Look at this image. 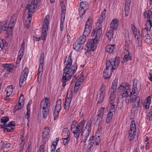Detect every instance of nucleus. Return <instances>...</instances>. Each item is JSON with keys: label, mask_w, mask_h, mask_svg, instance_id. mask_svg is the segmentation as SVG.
Returning a JSON list of instances; mask_svg holds the SVG:
<instances>
[{"label": "nucleus", "mask_w": 152, "mask_h": 152, "mask_svg": "<svg viewBox=\"0 0 152 152\" xmlns=\"http://www.w3.org/2000/svg\"><path fill=\"white\" fill-rule=\"evenodd\" d=\"M144 39L145 42L148 43L151 42L152 41L151 38L150 36L149 35L147 36L146 38H144Z\"/></svg>", "instance_id": "603ef678"}, {"label": "nucleus", "mask_w": 152, "mask_h": 152, "mask_svg": "<svg viewBox=\"0 0 152 152\" xmlns=\"http://www.w3.org/2000/svg\"><path fill=\"white\" fill-rule=\"evenodd\" d=\"M131 85L128 83H123L118 89V91L121 93L123 97H127L129 96L128 93L130 92Z\"/></svg>", "instance_id": "39448f33"}, {"label": "nucleus", "mask_w": 152, "mask_h": 152, "mask_svg": "<svg viewBox=\"0 0 152 152\" xmlns=\"http://www.w3.org/2000/svg\"><path fill=\"white\" fill-rule=\"evenodd\" d=\"M66 13V11H62L61 14V18H65V14Z\"/></svg>", "instance_id": "680f3d73"}, {"label": "nucleus", "mask_w": 152, "mask_h": 152, "mask_svg": "<svg viewBox=\"0 0 152 152\" xmlns=\"http://www.w3.org/2000/svg\"><path fill=\"white\" fill-rule=\"evenodd\" d=\"M117 82V80H115L113 81L112 87L110 90V92H113V91H114V92H116Z\"/></svg>", "instance_id": "a878e982"}, {"label": "nucleus", "mask_w": 152, "mask_h": 152, "mask_svg": "<svg viewBox=\"0 0 152 152\" xmlns=\"http://www.w3.org/2000/svg\"><path fill=\"white\" fill-rule=\"evenodd\" d=\"M28 73V69L26 67L22 72L19 81V85L20 87L25 85Z\"/></svg>", "instance_id": "9d476101"}, {"label": "nucleus", "mask_w": 152, "mask_h": 152, "mask_svg": "<svg viewBox=\"0 0 152 152\" xmlns=\"http://www.w3.org/2000/svg\"><path fill=\"white\" fill-rule=\"evenodd\" d=\"M26 109L27 110V112L26 113V116L27 117L26 118L28 120L30 116L31 113L30 107H28V106H27Z\"/></svg>", "instance_id": "49530a36"}, {"label": "nucleus", "mask_w": 152, "mask_h": 152, "mask_svg": "<svg viewBox=\"0 0 152 152\" xmlns=\"http://www.w3.org/2000/svg\"><path fill=\"white\" fill-rule=\"evenodd\" d=\"M130 96V103L133 102L132 107L133 108H136L140 107V98L137 94L135 95H129Z\"/></svg>", "instance_id": "9b49d317"}, {"label": "nucleus", "mask_w": 152, "mask_h": 152, "mask_svg": "<svg viewBox=\"0 0 152 152\" xmlns=\"http://www.w3.org/2000/svg\"><path fill=\"white\" fill-rule=\"evenodd\" d=\"M85 122L86 120H83L77 124L75 130H73V133L77 139L78 138L81 133H82L83 131H85V130H83Z\"/></svg>", "instance_id": "0eeeda50"}, {"label": "nucleus", "mask_w": 152, "mask_h": 152, "mask_svg": "<svg viewBox=\"0 0 152 152\" xmlns=\"http://www.w3.org/2000/svg\"><path fill=\"white\" fill-rule=\"evenodd\" d=\"M105 109V108L104 107H101L99 110L98 112L97 115H99V116H103V115L104 113V110Z\"/></svg>", "instance_id": "c03bdc74"}, {"label": "nucleus", "mask_w": 152, "mask_h": 152, "mask_svg": "<svg viewBox=\"0 0 152 152\" xmlns=\"http://www.w3.org/2000/svg\"><path fill=\"white\" fill-rule=\"evenodd\" d=\"M115 45H108L105 48V51L109 53H111L113 52V51L115 49Z\"/></svg>", "instance_id": "aec40b11"}, {"label": "nucleus", "mask_w": 152, "mask_h": 152, "mask_svg": "<svg viewBox=\"0 0 152 152\" xmlns=\"http://www.w3.org/2000/svg\"><path fill=\"white\" fill-rule=\"evenodd\" d=\"M147 28H143L142 31V36L144 38H146L148 35H149L148 32V30Z\"/></svg>", "instance_id": "72a5a7b5"}, {"label": "nucleus", "mask_w": 152, "mask_h": 152, "mask_svg": "<svg viewBox=\"0 0 152 152\" xmlns=\"http://www.w3.org/2000/svg\"><path fill=\"white\" fill-rule=\"evenodd\" d=\"M103 117L102 116H99L97 115L95 117V118L96 119V122L98 123L99 126L100 125L101 122L102 121Z\"/></svg>", "instance_id": "c9c22d12"}, {"label": "nucleus", "mask_w": 152, "mask_h": 152, "mask_svg": "<svg viewBox=\"0 0 152 152\" xmlns=\"http://www.w3.org/2000/svg\"><path fill=\"white\" fill-rule=\"evenodd\" d=\"M136 132H129L128 138L130 141L132 140L135 137Z\"/></svg>", "instance_id": "e433bc0d"}, {"label": "nucleus", "mask_w": 152, "mask_h": 152, "mask_svg": "<svg viewBox=\"0 0 152 152\" xmlns=\"http://www.w3.org/2000/svg\"><path fill=\"white\" fill-rule=\"evenodd\" d=\"M71 100L72 98H67L66 99L64 108L66 112L68 110V108L69 107Z\"/></svg>", "instance_id": "412c9836"}, {"label": "nucleus", "mask_w": 152, "mask_h": 152, "mask_svg": "<svg viewBox=\"0 0 152 152\" xmlns=\"http://www.w3.org/2000/svg\"><path fill=\"white\" fill-rule=\"evenodd\" d=\"M49 19H50L49 15H47L45 16L44 19V21L43 24H45V23H46V24H47V25H48L49 24Z\"/></svg>", "instance_id": "3c124183"}, {"label": "nucleus", "mask_w": 152, "mask_h": 152, "mask_svg": "<svg viewBox=\"0 0 152 152\" xmlns=\"http://www.w3.org/2000/svg\"><path fill=\"white\" fill-rule=\"evenodd\" d=\"M16 17L15 15H13L11 17V18L9 22L8 26L5 31H6L5 37L7 38H8L10 35L12 34L15 24L16 22Z\"/></svg>", "instance_id": "423d86ee"}, {"label": "nucleus", "mask_w": 152, "mask_h": 152, "mask_svg": "<svg viewBox=\"0 0 152 152\" xmlns=\"http://www.w3.org/2000/svg\"><path fill=\"white\" fill-rule=\"evenodd\" d=\"M5 21L0 23V32L2 31H5L7 28L6 25H5Z\"/></svg>", "instance_id": "58836bf2"}, {"label": "nucleus", "mask_w": 152, "mask_h": 152, "mask_svg": "<svg viewBox=\"0 0 152 152\" xmlns=\"http://www.w3.org/2000/svg\"><path fill=\"white\" fill-rule=\"evenodd\" d=\"M5 21L0 23V32L2 31H5L7 28L6 25H5Z\"/></svg>", "instance_id": "4c0bfd02"}, {"label": "nucleus", "mask_w": 152, "mask_h": 152, "mask_svg": "<svg viewBox=\"0 0 152 152\" xmlns=\"http://www.w3.org/2000/svg\"><path fill=\"white\" fill-rule=\"evenodd\" d=\"M126 54L124 55L123 58V60L121 61L122 63H124L128 61L129 60H131L132 59L129 55V52L127 50H126Z\"/></svg>", "instance_id": "4be33fe9"}, {"label": "nucleus", "mask_w": 152, "mask_h": 152, "mask_svg": "<svg viewBox=\"0 0 152 152\" xmlns=\"http://www.w3.org/2000/svg\"><path fill=\"white\" fill-rule=\"evenodd\" d=\"M152 20H147V22H146V28H147L148 29L150 30L151 29V26H152V24H151V21Z\"/></svg>", "instance_id": "a18cd8bd"}, {"label": "nucleus", "mask_w": 152, "mask_h": 152, "mask_svg": "<svg viewBox=\"0 0 152 152\" xmlns=\"http://www.w3.org/2000/svg\"><path fill=\"white\" fill-rule=\"evenodd\" d=\"M77 123L75 122V121H73L72 123L71 126V130L72 132L73 133V131L74 130H75L76 126Z\"/></svg>", "instance_id": "8fccbe9b"}, {"label": "nucleus", "mask_w": 152, "mask_h": 152, "mask_svg": "<svg viewBox=\"0 0 152 152\" xmlns=\"http://www.w3.org/2000/svg\"><path fill=\"white\" fill-rule=\"evenodd\" d=\"M63 144L64 145H66L68 144L70 141V138H68L66 139H63Z\"/></svg>", "instance_id": "052dcab7"}, {"label": "nucleus", "mask_w": 152, "mask_h": 152, "mask_svg": "<svg viewBox=\"0 0 152 152\" xmlns=\"http://www.w3.org/2000/svg\"><path fill=\"white\" fill-rule=\"evenodd\" d=\"M87 35H86L83 33V34L77 40L78 42H80V43L83 44L84 45V44L86 41V36Z\"/></svg>", "instance_id": "393cba45"}, {"label": "nucleus", "mask_w": 152, "mask_h": 152, "mask_svg": "<svg viewBox=\"0 0 152 152\" xmlns=\"http://www.w3.org/2000/svg\"><path fill=\"white\" fill-rule=\"evenodd\" d=\"M7 94L10 96L13 92L12 87V86H7L5 89Z\"/></svg>", "instance_id": "473e14b6"}, {"label": "nucleus", "mask_w": 152, "mask_h": 152, "mask_svg": "<svg viewBox=\"0 0 152 152\" xmlns=\"http://www.w3.org/2000/svg\"><path fill=\"white\" fill-rule=\"evenodd\" d=\"M44 53H42L40 57L38 72L37 75V82L39 83L40 82L43 72V64L44 61Z\"/></svg>", "instance_id": "6e6552de"}, {"label": "nucleus", "mask_w": 152, "mask_h": 152, "mask_svg": "<svg viewBox=\"0 0 152 152\" xmlns=\"http://www.w3.org/2000/svg\"><path fill=\"white\" fill-rule=\"evenodd\" d=\"M88 144L87 146L88 148V151H90L93 147L94 144L98 145L100 142V136L99 135H96L95 137L92 136L88 141Z\"/></svg>", "instance_id": "1a4fd4ad"}, {"label": "nucleus", "mask_w": 152, "mask_h": 152, "mask_svg": "<svg viewBox=\"0 0 152 152\" xmlns=\"http://www.w3.org/2000/svg\"><path fill=\"white\" fill-rule=\"evenodd\" d=\"M143 15L147 20H152V11L151 10H148L145 12Z\"/></svg>", "instance_id": "6ab92c4d"}, {"label": "nucleus", "mask_w": 152, "mask_h": 152, "mask_svg": "<svg viewBox=\"0 0 152 152\" xmlns=\"http://www.w3.org/2000/svg\"><path fill=\"white\" fill-rule=\"evenodd\" d=\"M92 19L90 18H88L85 24V28L84 31V33L88 35L91 32L92 28Z\"/></svg>", "instance_id": "f8f14e48"}, {"label": "nucleus", "mask_w": 152, "mask_h": 152, "mask_svg": "<svg viewBox=\"0 0 152 152\" xmlns=\"http://www.w3.org/2000/svg\"><path fill=\"white\" fill-rule=\"evenodd\" d=\"M115 113L110 112V111H109L108 114H107V116L109 117H111L112 118L113 115Z\"/></svg>", "instance_id": "774afa93"}, {"label": "nucleus", "mask_w": 152, "mask_h": 152, "mask_svg": "<svg viewBox=\"0 0 152 152\" xmlns=\"http://www.w3.org/2000/svg\"><path fill=\"white\" fill-rule=\"evenodd\" d=\"M111 94L109 99V103L110 104H113L115 98V92H110Z\"/></svg>", "instance_id": "5701e85b"}, {"label": "nucleus", "mask_w": 152, "mask_h": 152, "mask_svg": "<svg viewBox=\"0 0 152 152\" xmlns=\"http://www.w3.org/2000/svg\"><path fill=\"white\" fill-rule=\"evenodd\" d=\"M84 45L77 41L73 45V48L77 51H80L83 48Z\"/></svg>", "instance_id": "4468645a"}, {"label": "nucleus", "mask_w": 152, "mask_h": 152, "mask_svg": "<svg viewBox=\"0 0 152 152\" xmlns=\"http://www.w3.org/2000/svg\"><path fill=\"white\" fill-rule=\"evenodd\" d=\"M50 107V104L49 99L48 98H46L43 107H45V108H48V109H49Z\"/></svg>", "instance_id": "f704fd0d"}, {"label": "nucleus", "mask_w": 152, "mask_h": 152, "mask_svg": "<svg viewBox=\"0 0 152 152\" xmlns=\"http://www.w3.org/2000/svg\"><path fill=\"white\" fill-rule=\"evenodd\" d=\"M96 30L95 29H93L91 34V36L92 37H94L95 36V37L96 36Z\"/></svg>", "instance_id": "338daca9"}, {"label": "nucleus", "mask_w": 152, "mask_h": 152, "mask_svg": "<svg viewBox=\"0 0 152 152\" xmlns=\"http://www.w3.org/2000/svg\"><path fill=\"white\" fill-rule=\"evenodd\" d=\"M6 42L5 40L3 39L0 40V48L2 49L5 46H6Z\"/></svg>", "instance_id": "a19ab883"}, {"label": "nucleus", "mask_w": 152, "mask_h": 152, "mask_svg": "<svg viewBox=\"0 0 152 152\" xmlns=\"http://www.w3.org/2000/svg\"><path fill=\"white\" fill-rule=\"evenodd\" d=\"M49 110L48 108H42V115L43 118H46L47 117L49 114Z\"/></svg>", "instance_id": "bb28decb"}, {"label": "nucleus", "mask_w": 152, "mask_h": 152, "mask_svg": "<svg viewBox=\"0 0 152 152\" xmlns=\"http://www.w3.org/2000/svg\"><path fill=\"white\" fill-rule=\"evenodd\" d=\"M59 140V138H56V141L54 142L53 143V144L52 145H53V146L54 145V146H55V147H56V146L58 142V141Z\"/></svg>", "instance_id": "0e129e2a"}, {"label": "nucleus", "mask_w": 152, "mask_h": 152, "mask_svg": "<svg viewBox=\"0 0 152 152\" xmlns=\"http://www.w3.org/2000/svg\"><path fill=\"white\" fill-rule=\"evenodd\" d=\"M114 33V31L112 30H110L107 31L106 33V35L108 39L111 40L113 38Z\"/></svg>", "instance_id": "cd10ccee"}, {"label": "nucleus", "mask_w": 152, "mask_h": 152, "mask_svg": "<svg viewBox=\"0 0 152 152\" xmlns=\"http://www.w3.org/2000/svg\"><path fill=\"white\" fill-rule=\"evenodd\" d=\"M50 132L49 128L47 127L44 128L42 133V137L45 139L47 140L49 137V132Z\"/></svg>", "instance_id": "2eb2a0df"}, {"label": "nucleus", "mask_w": 152, "mask_h": 152, "mask_svg": "<svg viewBox=\"0 0 152 152\" xmlns=\"http://www.w3.org/2000/svg\"><path fill=\"white\" fill-rule=\"evenodd\" d=\"M48 25L46 23L45 24H43L42 36L41 37L42 40L45 39L47 35V33L48 28Z\"/></svg>", "instance_id": "ddd939ff"}, {"label": "nucleus", "mask_w": 152, "mask_h": 152, "mask_svg": "<svg viewBox=\"0 0 152 152\" xmlns=\"http://www.w3.org/2000/svg\"><path fill=\"white\" fill-rule=\"evenodd\" d=\"M12 66L11 64H4L3 65L4 69L8 72H10L12 69Z\"/></svg>", "instance_id": "2f4dec72"}, {"label": "nucleus", "mask_w": 152, "mask_h": 152, "mask_svg": "<svg viewBox=\"0 0 152 152\" xmlns=\"http://www.w3.org/2000/svg\"><path fill=\"white\" fill-rule=\"evenodd\" d=\"M72 53L71 52L68 56L67 60V56L65 59L64 63L65 64V66L63 69V73L61 80L62 83V86L64 87L66 82L71 78V77L74 74L77 69V65L76 62L74 63L72 65V60L71 57Z\"/></svg>", "instance_id": "f257e3e1"}, {"label": "nucleus", "mask_w": 152, "mask_h": 152, "mask_svg": "<svg viewBox=\"0 0 152 152\" xmlns=\"http://www.w3.org/2000/svg\"><path fill=\"white\" fill-rule=\"evenodd\" d=\"M92 123V121L91 120L88 121L87 123L86 124L85 129H87V130L85 131L86 132H89L90 133L91 130V125Z\"/></svg>", "instance_id": "c85d7f7f"}, {"label": "nucleus", "mask_w": 152, "mask_h": 152, "mask_svg": "<svg viewBox=\"0 0 152 152\" xmlns=\"http://www.w3.org/2000/svg\"><path fill=\"white\" fill-rule=\"evenodd\" d=\"M15 122L14 121H12L9 122L8 125L6 124V127H11L12 126H14Z\"/></svg>", "instance_id": "13d9d810"}, {"label": "nucleus", "mask_w": 152, "mask_h": 152, "mask_svg": "<svg viewBox=\"0 0 152 152\" xmlns=\"http://www.w3.org/2000/svg\"><path fill=\"white\" fill-rule=\"evenodd\" d=\"M20 100L19 99L18 104L16 105L15 107V109L16 110L20 109L23 107V105L22 106L21 105V102H20Z\"/></svg>", "instance_id": "09e8293b"}, {"label": "nucleus", "mask_w": 152, "mask_h": 152, "mask_svg": "<svg viewBox=\"0 0 152 152\" xmlns=\"http://www.w3.org/2000/svg\"><path fill=\"white\" fill-rule=\"evenodd\" d=\"M130 6V3H127L125 4L124 6L125 14L126 16H127L129 15V7Z\"/></svg>", "instance_id": "c756f323"}, {"label": "nucleus", "mask_w": 152, "mask_h": 152, "mask_svg": "<svg viewBox=\"0 0 152 152\" xmlns=\"http://www.w3.org/2000/svg\"><path fill=\"white\" fill-rule=\"evenodd\" d=\"M104 97V96L102 94L101 95H100L99 98L97 97L96 100L98 101L97 103H102L103 101Z\"/></svg>", "instance_id": "de8ad7c7"}, {"label": "nucleus", "mask_w": 152, "mask_h": 152, "mask_svg": "<svg viewBox=\"0 0 152 152\" xmlns=\"http://www.w3.org/2000/svg\"><path fill=\"white\" fill-rule=\"evenodd\" d=\"M61 10L62 11H65L66 10V7H65V4L62 1L61 3Z\"/></svg>", "instance_id": "bf43d9fd"}, {"label": "nucleus", "mask_w": 152, "mask_h": 152, "mask_svg": "<svg viewBox=\"0 0 152 152\" xmlns=\"http://www.w3.org/2000/svg\"><path fill=\"white\" fill-rule=\"evenodd\" d=\"M131 29L132 32H134L135 31L137 30V28L134 25H133L132 24H131Z\"/></svg>", "instance_id": "69168bd1"}, {"label": "nucleus", "mask_w": 152, "mask_h": 152, "mask_svg": "<svg viewBox=\"0 0 152 152\" xmlns=\"http://www.w3.org/2000/svg\"><path fill=\"white\" fill-rule=\"evenodd\" d=\"M106 10L105 9H104L100 15V17L98 20L97 23H99V28L102 26L101 24L102 23L104 19L105 18V14L106 13Z\"/></svg>", "instance_id": "dca6fc26"}, {"label": "nucleus", "mask_w": 152, "mask_h": 152, "mask_svg": "<svg viewBox=\"0 0 152 152\" xmlns=\"http://www.w3.org/2000/svg\"><path fill=\"white\" fill-rule=\"evenodd\" d=\"M102 32V29L101 26L98 29L95 38L89 40L86 45L89 50L94 51L95 50L96 44L99 41L101 36Z\"/></svg>", "instance_id": "7ed1b4c3"}, {"label": "nucleus", "mask_w": 152, "mask_h": 152, "mask_svg": "<svg viewBox=\"0 0 152 152\" xmlns=\"http://www.w3.org/2000/svg\"><path fill=\"white\" fill-rule=\"evenodd\" d=\"M90 133L89 132H86L85 131L83 132L81 134V141L85 142L88 140Z\"/></svg>", "instance_id": "f3484780"}, {"label": "nucleus", "mask_w": 152, "mask_h": 152, "mask_svg": "<svg viewBox=\"0 0 152 152\" xmlns=\"http://www.w3.org/2000/svg\"><path fill=\"white\" fill-rule=\"evenodd\" d=\"M86 11L83 7L80 5V8H79V13L81 17L83 16L85 13Z\"/></svg>", "instance_id": "79ce46f5"}, {"label": "nucleus", "mask_w": 152, "mask_h": 152, "mask_svg": "<svg viewBox=\"0 0 152 152\" xmlns=\"http://www.w3.org/2000/svg\"><path fill=\"white\" fill-rule=\"evenodd\" d=\"M45 151V146L43 145H41L37 152H44Z\"/></svg>", "instance_id": "4d7b16f0"}, {"label": "nucleus", "mask_w": 152, "mask_h": 152, "mask_svg": "<svg viewBox=\"0 0 152 152\" xmlns=\"http://www.w3.org/2000/svg\"><path fill=\"white\" fill-rule=\"evenodd\" d=\"M9 121V118L8 116L3 117L1 119L0 121L1 123L6 124Z\"/></svg>", "instance_id": "ea45409f"}, {"label": "nucleus", "mask_w": 152, "mask_h": 152, "mask_svg": "<svg viewBox=\"0 0 152 152\" xmlns=\"http://www.w3.org/2000/svg\"><path fill=\"white\" fill-rule=\"evenodd\" d=\"M118 21L117 20L114 19L113 20L110 24V28L111 30H116L118 26Z\"/></svg>", "instance_id": "a211bd4d"}, {"label": "nucleus", "mask_w": 152, "mask_h": 152, "mask_svg": "<svg viewBox=\"0 0 152 152\" xmlns=\"http://www.w3.org/2000/svg\"><path fill=\"white\" fill-rule=\"evenodd\" d=\"M59 111H58V110H54L53 112V115L54 116V119L55 120L56 119V118L58 117L59 115Z\"/></svg>", "instance_id": "864d4df0"}, {"label": "nucleus", "mask_w": 152, "mask_h": 152, "mask_svg": "<svg viewBox=\"0 0 152 152\" xmlns=\"http://www.w3.org/2000/svg\"><path fill=\"white\" fill-rule=\"evenodd\" d=\"M129 132H136V126L135 124V121H132L131 122L130 126V130Z\"/></svg>", "instance_id": "7c9ffc66"}, {"label": "nucleus", "mask_w": 152, "mask_h": 152, "mask_svg": "<svg viewBox=\"0 0 152 152\" xmlns=\"http://www.w3.org/2000/svg\"><path fill=\"white\" fill-rule=\"evenodd\" d=\"M111 105L110 107V108L109 109V111H110V112H113L115 113V105L114 104H110Z\"/></svg>", "instance_id": "5fc2aeb1"}, {"label": "nucleus", "mask_w": 152, "mask_h": 152, "mask_svg": "<svg viewBox=\"0 0 152 152\" xmlns=\"http://www.w3.org/2000/svg\"><path fill=\"white\" fill-rule=\"evenodd\" d=\"M120 63L119 58L115 57L111 61L108 60L106 62V68L103 72V76L105 79L110 77L113 70L117 69Z\"/></svg>", "instance_id": "f03ea898"}, {"label": "nucleus", "mask_w": 152, "mask_h": 152, "mask_svg": "<svg viewBox=\"0 0 152 152\" xmlns=\"http://www.w3.org/2000/svg\"><path fill=\"white\" fill-rule=\"evenodd\" d=\"M67 134L68 135H70L69 131L67 128H64L63 130L62 134Z\"/></svg>", "instance_id": "6e6d98bb"}, {"label": "nucleus", "mask_w": 152, "mask_h": 152, "mask_svg": "<svg viewBox=\"0 0 152 152\" xmlns=\"http://www.w3.org/2000/svg\"><path fill=\"white\" fill-rule=\"evenodd\" d=\"M61 99H58L56 102V105L54 110L60 111L61 108Z\"/></svg>", "instance_id": "b1692460"}, {"label": "nucleus", "mask_w": 152, "mask_h": 152, "mask_svg": "<svg viewBox=\"0 0 152 152\" xmlns=\"http://www.w3.org/2000/svg\"><path fill=\"white\" fill-rule=\"evenodd\" d=\"M24 146V143L23 142H21L20 143V151L19 152H23V147Z\"/></svg>", "instance_id": "e2e57ef3"}, {"label": "nucleus", "mask_w": 152, "mask_h": 152, "mask_svg": "<svg viewBox=\"0 0 152 152\" xmlns=\"http://www.w3.org/2000/svg\"><path fill=\"white\" fill-rule=\"evenodd\" d=\"M134 83V82H133V88L131 92H130V95H135V88H137L136 87H137V83H136L135 84Z\"/></svg>", "instance_id": "37998d69"}, {"label": "nucleus", "mask_w": 152, "mask_h": 152, "mask_svg": "<svg viewBox=\"0 0 152 152\" xmlns=\"http://www.w3.org/2000/svg\"><path fill=\"white\" fill-rule=\"evenodd\" d=\"M40 5L39 0H28V4L26 6L25 9L27 10L28 18L31 17L30 13H33L36 11Z\"/></svg>", "instance_id": "20e7f679"}]
</instances>
